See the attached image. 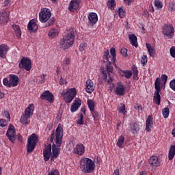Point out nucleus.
I'll use <instances>...</instances> for the list:
<instances>
[{
	"label": "nucleus",
	"instance_id": "1",
	"mask_svg": "<svg viewBox=\"0 0 175 175\" xmlns=\"http://www.w3.org/2000/svg\"><path fill=\"white\" fill-rule=\"evenodd\" d=\"M62 137H64V129L62 124L59 123L56 129L55 133L52 131L50 142L52 145V156L51 161L58 158V155L61 152V146H62Z\"/></svg>",
	"mask_w": 175,
	"mask_h": 175
},
{
	"label": "nucleus",
	"instance_id": "2",
	"mask_svg": "<svg viewBox=\"0 0 175 175\" xmlns=\"http://www.w3.org/2000/svg\"><path fill=\"white\" fill-rule=\"evenodd\" d=\"M76 38V30L73 28L70 29L67 33L64 36L63 39L59 41V47L63 50H67L75 43Z\"/></svg>",
	"mask_w": 175,
	"mask_h": 175
},
{
	"label": "nucleus",
	"instance_id": "3",
	"mask_svg": "<svg viewBox=\"0 0 175 175\" xmlns=\"http://www.w3.org/2000/svg\"><path fill=\"white\" fill-rule=\"evenodd\" d=\"M51 17V11L48 8H42L39 13V20L41 23H46V27H50L55 23V18ZM48 21V23H47Z\"/></svg>",
	"mask_w": 175,
	"mask_h": 175
},
{
	"label": "nucleus",
	"instance_id": "4",
	"mask_svg": "<svg viewBox=\"0 0 175 175\" xmlns=\"http://www.w3.org/2000/svg\"><path fill=\"white\" fill-rule=\"evenodd\" d=\"M80 169L83 173H94L95 162L88 157H83L80 160Z\"/></svg>",
	"mask_w": 175,
	"mask_h": 175
},
{
	"label": "nucleus",
	"instance_id": "5",
	"mask_svg": "<svg viewBox=\"0 0 175 175\" xmlns=\"http://www.w3.org/2000/svg\"><path fill=\"white\" fill-rule=\"evenodd\" d=\"M18 76L11 74L9 79L4 78L3 79V84L5 87L10 88V87H17L18 85Z\"/></svg>",
	"mask_w": 175,
	"mask_h": 175
},
{
	"label": "nucleus",
	"instance_id": "6",
	"mask_svg": "<svg viewBox=\"0 0 175 175\" xmlns=\"http://www.w3.org/2000/svg\"><path fill=\"white\" fill-rule=\"evenodd\" d=\"M62 95L64 96L66 103H70L76 98L77 92L76 91V88H70L62 92Z\"/></svg>",
	"mask_w": 175,
	"mask_h": 175
},
{
	"label": "nucleus",
	"instance_id": "7",
	"mask_svg": "<svg viewBox=\"0 0 175 175\" xmlns=\"http://www.w3.org/2000/svg\"><path fill=\"white\" fill-rule=\"evenodd\" d=\"M39 137L36 134H32L27 140V152L31 154L35 148L36 147V144H38V140Z\"/></svg>",
	"mask_w": 175,
	"mask_h": 175
},
{
	"label": "nucleus",
	"instance_id": "8",
	"mask_svg": "<svg viewBox=\"0 0 175 175\" xmlns=\"http://www.w3.org/2000/svg\"><path fill=\"white\" fill-rule=\"evenodd\" d=\"M19 69H24L27 72H29L32 69V63L29 57H23L18 63Z\"/></svg>",
	"mask_w": 175,
	"mask_h": 175
},
{
	"label": "nucleus",
	"instance_id": "9",
	"mask_svg": "<svg viewBox=\"0 0 175 175\" xmlns=\"http://www.w3.org/2000/svg\"><path fill=\"white\" fill-rule=\"evenodd\" d=\"M103 61L104 63L108 62V64L107 65V72L108 75H110V73H113V70L111 64L114 65V64H116V62L109 59V50L107 49L105 50L103 53Z\"/></svg>",
	"mask_w": 175,
	"mask_h": 175
},
{
	"label": "nucleus",
	"instance_id": "10",
	"mask_svg": "<svg viewBox=\"0 0 175 175\" xmlns=\"http://www.w3.org/2000/svg\"><path fill=\"white\" fill-rule=\"evenodd\" d=\"M6 136L11 143H14L16 141V129H14V126H13V124L9 125L6 133Z\"/></svg>",
	"mask_w": 175,
	"mask_h": 175
},
{
	"label": "nucleus",
	"instance_id": "11",
	"mask_svg": "<svg viewBox=\"0 0 175 175\" xmlns=\"http://www.w3.org/2000/svg\"><path fill=\"white\" fill-rule=\"evenodd\" d=\"M162 33L167 38H173L174 35V27L172 25H165L163 27Z\"/></svg>",
	"mask_w": 175,
	"mask_h": 175
},
{
	"label": "nucleus",
	"instance_id": "12",
	"mask_svg": "<svg viewBox=\"0 0 175 175\" xmlns=\"http://www.w3.org/2000/svg\"><path fill=\"white\" fill-rule=\"evenodd\" d=\"M40 98L42 100H47L50 103H53L54 102V95H53V93L50 92L49 90L44 92L41 94Z\"/></svg>",
	"mask_w": 175,
	"mask_h": 175
},
{
	"label": "nucleus",
	"instance_id": "13",
	"mask_svg": "<svg viewBox=\"0 0 175 175\" xmlns=\"http://www.w3.org/2000/svg\"><path fill=\"white\" fill-rule=\"evenodd\" d=\"M10 50V47L6 44H0V58L5 59L6 55H8V52Z\"/></svg>",
	"mask_w": 175,
	"mask_h": 175
},
{
	"label": "nucleus",
	"instance_id": "14",
	"mask_svg": "<svg viewBox=\"0 0 175 175\" xmlns=\"http://www.w3.org/2000/svg\"><path fill=\"white\" fill-rule=\"evenodd\" d=\"M126 93V91L125 90V85H124V84L121 83H118L115 90L116 95H118L119 96H124Z\"/></svg>",
	"mask_w": 175,
	"mask_h": 175
},
{
	"label": "nucleus",
	"instance_id": "15",
	"mask_svg": "<svg viewBox=\"0 0 175 175\" xmlns=\"http://www.w3.org/2000/svg\"><path fill=\"white\" fill-rule=\"evenodd\" d=\"M148 163L150 165L151 167H158L161 166V162L157 156H152L148 160Z\"/></svg>",
	"mask_w": 175,
	"mask_h": 175
},
{
	"label": "nucleus",
	"instance_id": "16",
	"mask_svg": "<svg viewBox=\"0 0 175 175\" xmlns=\"http://www.w3.org/2000/svg\"><path fill=\"white\" fill-rule=\"evenodd\" d=\"M43 155L44 161H45V162H47V161L50 159V157H51V144H49L43 150Z\"/></svg>",
	"mask_w": 175,
	"mask_h": 175
},
{
	"label": "nucleus",
	"instance_id": "17",
	"mask_svg": "<svg viewBox=\"0 0 175 175\" xmlns=\"http://www.w3.org/2000/svg\"><path fill=\"white\" fill-rule=\"evenodd\" d=\"M75 154L77 155H84L85 152V147L83 144H78L74 149Z\"/></svg>",
	"mask_w": 175,
	"mask_h": 175
},
{
	"label": "nucleus",
	"instance_id": "18",
	"mask_svg": "<svg viewBox=\"0 0 175 175\" xmlns=\"http://www.w3.org/2000/svg\"><path fill=\"white\" fill-rule=\"evenodd\" d=\"M38 24L35 19L31 20L27 25V29L30 32H36L38 31Z\"/></svg>",
	"mask_w": 175,
	"mask_h": 175
},
{
	"label": "nucleus",
	"instance_id": "19",
	"mask_svg": "<svg viewBox=\"0 0 175 175\" xmlns=\"http://www.w3.org/2000/svg\"><path fill=\"white\" fill-rule=\"evenodd\" d=\"M80 106H81V100H80V98H75L74 103H72L71 105V113H75V111H77Z\"/></svg>",
	"mask_w": 175,
	"mask_h": 175
},
{
	"label": "nucleus",
	"instance_id": "20",
	"mask_svg": "<svg viewBox=\"0 0 175 175\" xmlns=\"http://www.w3.org/2000/svg\"><path fill=\"white\" fill-rule=\"evenodd\" d=\"M89 24L95 25L98 23V14L94 12H90L88 15Z\"/></svg>",
	"mask_w": 175,
	"mask_h": 175
},
{
	"label": "nucleus",
	"instance_id": "21",
	"mask_svg": "<svg viewBox=\"0 0 175 175\" xmlns=\"http://www.w3.org/2000/svg\"><path fill=\"white\" fill-rule=\"evenodd\" d=\"M152 116L149 115L146 120V131L148 133L151 132V128H152L154 125V122L152 121Z\"/></svg>",
	"mask_w": 175,
	"mask_h": 175
},
{
	"label": "nucleus",
	"instance_id": "22",
	"mask_svg": "<svg viewBox=\"0 0 175 175\" xmlns=\"http://www.w3.org/2000/svg\"><path fill=\"white\" fill-rule=\"evenodd\" d=\"M80 6V4L79 2H77V0H72L70 2L69 6H68V10L70 12H75L77 9H79V7Z\"/></svg>",
	"mask_w": 175,
	"mask_h": 175
},
{
	"label": "nucleus",
	"instance_id": "23",
	"mask_svg": "<svg viewBox=\"0 0 175 175\" xmlns=\"http://www.w3.org/2000/svg\"><path fill=\"white\" fill-rule=\"evenodd\" d=\"M95 90V86L94 85V82L91 80H88L85 84V91L88 94H92Z\"/></svg>",
	"mask_w": 175,
	"mask_h": 175
},
{
	"label": "nucleus",
	"instance_id": "24",
	"mask_svg": "<svg viewBox=\"0 0 175 175\" xmlns=\"http://www.w3.org/2000/svg\"><path fill=\"white\" fill-rule=\"evenodd\" d=\"M0 16H1V18L3 19V23H4V24L9 23L10 12L6 11L5 10H2L0 12Z\"/></svg>",
	"mask_w": 175,
	"mask_h": 175
},
{
	"label": "nucleus",
	"instance_id": "25",
	"mask_svg": "<svg viewBox=\"0 0 175 175\" xmlns=\"http://www.w3.org/2000/svg\"><path fill=\"white\" fill-rule=\"evenodd\" d=\"M129 131L133 133V135H137L139 131H140V125L137 122L133 123L130 125Z\"/></svg>",
	"mask_w": 175,
	"mask_h": 175
},
{
	"label": "nucleus",
	"instance_id": "26",
	"mask_svg": "<svg viewBox=\"0 0 175 175\" xmlns=\"http://www.w3.org/2000/svg\"><path fill=\"white\" fill-rule=\"evenodd\" d=\"M33 114V104H30L28 107L26 108L25 111V114L23 116H25V117L30 118L31 116Z\"/></svg>",
	"mask_w": 175,
	"mask_h": 175
},
{
	"label": "nucleus",
	"instance_id": "27",
	"mask_svg": "<svg viewBox=\"0 0 175 175\" xmlns=\"http://www.w3.org/2000/svg\"><path fill=\"white\" fill-rule=\"evenodd\" d=\"M129 39L130 40L131 44L134 47H137L139 45L137 44V37L135 34H131L129 36Z\"/></svg>",
	"mask_w": 175,
	"mask_h": 175
},
{
	"label": "nucleus",
	"instance_id": "28",
	"mask_svg": "<svg viewBox=\"0 0 175 175\" xmlns=\"http://www.w3.org/2000/svg\"><path fill=\"white\" fill-rule=\"evenodd\" d=\"M58 29L55 28H51L48 32V36L50 39H54L58 36Z\"/></svg>",
	"mask_w": 175,
	"mask_h": 175
},
{
	"label": "nucleus",
	"instance_id": "29",
	"mask_svg": "<svg viewBox=\"0 0 175 175\" xmlns=\"http://www.w3.org/2000/svg\"><path fill=\"white\" fill-rule=\"evenodd\" d=\"M120 73L122 77H125L127 79H131V77H132V71H131V70H121L120 71Z\"/></svg>",
	"mask_w": 175,
	"mask_h": 175
},
{
	"label": "nucleus",
	"instance_id": "30",
	"mask_svg": "<svg viewBox=\"0 0 175 175\" xmlns=\"http://www.w3.org/2000/svg\"><path fill=\"white\" fill-rule=\"evenodd\" d=\"M146 48L148 51V54H149L150 57H152V58H154V57H155V48L154 46H151L148 43H146Z\"/></svg>",
	"mask_w": 175,
	"mask_h": 175
},
{
	"label": "nucleus",
	"instance_id": "31",
	"mask_svg": "<svg viewBox=\"0 0 175 175\" xmlns=\"http://www.w3.org/2000/svg\"><path fill=\"white\" fill-rule=\"evenodd\" d=\"M12 27L15 32L16 38H18V39H20V38H21V29H20V26L14 24L12 25Z\"/></svg>",
	"mask_w": 175,
	"mask_h": 175
},
{
	"label": "nucleus",
	"instance_id": "32",
	"mask_svg": "<svg viewBox=\"0 0 175 175\" xmlns=\"http://www.w3.org/2000/svg\"><path fill=\"white\" fill-rule=\"evenodd\" d=\"M110 53L111 55L110 56ZM109 60V61H113L116 62V49L114 47H111L110 49V51H109V56H108Z\"/></svg>",
	"mask_w": 175,
	"mask_h": 175
},
{
	"label": "nucleus",
	"instance_id": "33",
	"mask_svg": "<svg viewBox=\"0 0 175 175\" xmlns=\"http://www.w3.org/2000/svg\"><path fill=\"white\" fill-rule=\"evenodd\" d=\"M153 100L156 103V105H161V94H159V92H154Z\"/></svg>",
	"mask_w": 175,
	"mask_h": 175
},
{
	"label": "nucleus",
	"instance_id": "34",
	"mask_svg": "<svg viewBox=\"0 0 175 175\" xmlns=\"http://www.w3.org/2000/svg\"><path fill=\"white\" fill-rule=\"evenodd\" d=\"M125 137L121 135L116 143V146L119 147V148H124V143Z\"/></svg>",
	"mask_w": 175,
	"mask_h": 175
},
{
	"label": "nucleus",
	"instance_id": "35",
	"mask_svg": "<svg viewBox=\"0 0 175 175\" xmlns=\"http://www.w3.org/2000/svg\"><path fill=\"white\" fill-rule=\"evenodd\" d=\"M154 88L156 92H161V79L159 78H157L154 81Z\"/></svg>",
	"mask_w": 175,
	"mask_h": 175
},
{
	"label": "nucleus",
	"instance_id": "36",
	"mask_svg": "<svg viewBox=\"0 0 175 175\" xmlns=\"http://www.w3.org/2000/svg\"><path fill=\"white\" fill-rule=\"evenodd\" d=\"M84 116L82 113H78V119L77 120V124L78 125H83L84 124Z\"/></svg>",
	"mask_w": 175,
	"mask_h": 175
},
{
	"label": "nucleus",
	"instance_id": "37",
	"mask_svg": "<svg viewBox=\"0 0 175 175\" xmlns=\"http://www.w3.org/2000/svg\"><path fill=\"white\" fill-rule=\"evenodd\" d=\"M87 103L90 111H94L95 110V103H94V100L89 99Z\"/></svg>",
	"mask_w": 175,
	"mask_h": 175
},
{
	"label": "nucleus",
	"instance_id": "38",
	"mask_svg": "<svg viewBox=\"0 0 175 175\" xmlns=\"http://www.w3.org/2000/svg\"><path fill=\"white\" fill-rule=\"evenodd\" d=\"M29 117L25 116V115H23L21 117L20 122L22 124H25L26 125H28L29 124L30 121L29 120Z\"/></svg>",
	"mask_w": 175,
	"mask_h": 175
},
{
	"label": "nucleus",
	"instance_id": "39",
	"mask_svg": "<svg viewBox=\"0 0 175 175\" xmlns=\"http://www.w3.org/2000/svg\"><path fill=\"white\" fill-rule=\"evenodd\" d=\"M107 6L109 9L111 10H114V8L116 6V1L115 0H109L107 3Z\"/></svg>",
	"mask_w": 175,
	"mask_h": 175
},
{
	"label": "nucleus",
	"instance_id": "40",
	"mask_svg": "<svg viewBox=\"0 0 175 175\" xmlns=\"http://www.w3.org/2000/svg\"><path fill=\"white\" fill-rule=\"evenodd\" d=\"M70 64V58L69 57H66L62 62V66H64V68H67L68 65H69Z\"/></svg>",
	"mask_w": 175,
	"mask_h": 175
},
{
	"label": "nucleus",
	"instance_id": "41",
	"mask_svg": "<svg viewBox=\"0 0 175 175\" xmlns=\"http://www.w3.org/2000/svg\"><path fill=\"white\" fill-rule=\"evenodd\" d=\"M118 111L122 114H125V113H126V110H125V104L124 103L120 104V106L119 107V109H118Z\"/></svg>",
	"mask_w": 175,
	"mask_h": 175
},
{
	"label": "nucleus",
	"instance_id": "42",
	"mask_svg": "<svg viewBox=\"0 0 175 175\" xmlns=\"http://www.w3.org/2000/svg\"><path fill=\"white\" fill-rule=\"evenodd\" d=\"M169 108L165 107L162 110V114L164 117V118H167V117H169Z\"/></svg>",
	"mask_w": 175,
	"mask_h": 175
},
{
	"label": "nucleus",
	"instance_id": "43",
	"mask_svg": "<svg viewBox=\"0 0 175 175\" xmlns=\"http://www.w3.org/2000/svg\"><path fill=\"white\" fill-rule=\"evenodd\" d=\"M154 3L157 9H162V8H163V5H162V3H161L159 0H155Z\"/></svg>",
	"mask_w": 175,
	"mask_h": 175
},
{
	"label": "nucleus",
	"instance_id": "44",
	"mask_svg": "<svg viewBox=\"0 0 175 175\" xmlns=\"http://www.w3.org/2000/svg\"><path fill=\"white\" fill-rule=\"evenodd\" d=\"M147 62H148L147 56L144 55L141 59L142 65L143 66H146L147 65Z\"/></svg>",
	"mask_w": 175,
	"mask_h": 175
},
{
	"label": "nucleus",
	"instance_id": "45",
	"mask_svg": "<svg viewBox=\"0 0 175 175\" xmlns=\"http://www.w3.org/2000/svg\"><path fill=\"white\" fill-rule=\"evenodd\" d=\"M168 10L170 12H175V3L170 2Z\"/></svg>",
	"mask_w": 175,
	"mask_h": 175
},
{
	"label": "nucleus",
	"instance_id": "46",
	"mask_svg": "<svg viewBox=\"0 0 175 175\" xmlns=\"http://www.w3.org/2000/svg\"><path fill=\"white\" fill-rule=\"evenodd\" d=\"M120 53L122 57H128V49L125 48H122L120 50Z\"/></svg>",
	"mask_w": 175,
	"mask_h": 175
},
{
	"label": "nucleus",
	"instance_id": "47",
	"mask_svg": "<svg viewBox=\"0 0 175 175\" xmlns=\"http://www.w3.org/2000/svg\"><path fill=\"white\" fill-rule=\"evenodd\" d=\"M46 81V75L43 74L40 77V79L38 81V84H43Z\"/></svg>",
	"mask_w": 175,
	"mask_h": 175
},
{
	"label": "nucleus",
	"instance_id": "48",
	"mask_svg": "<svg viewBox=\"0 0 175 175\" xmlns=\"http://www.w3.org/2000/svg\"><path fill=\"white\" fill-rule=\"evenodd\" d=\"M118 13H119V17L120 18H124V17H125V14H124V9L120 8L118 10Z\"/></svg>",
	"mask_w": 175,
	"mask_h": 175
},
{
	"label": "nucleus",
	"instance_id": "49",
	"mask_svg": "<svg viewBox=\"0 0 175 175\" xmlns=\"http://www.w3.org/2000/svg\"><path fill=\"white\" fill-rule=\"evenodd\" d=\"M87 47L86 43H82L79 45V51L81 53L85 51V48Z\"/></svg>",
	"mask_w": 175,
	"mask_h": 175
},
{
	"label": "nucleus",
	"instance_id": "50",
	"mask_svg": "<svg viewBox=\"0 0 175 175\" xmlns=\"http://www.w3.org/2000/svg\"><path fill=\"white\" fill-rule=\"evenodd\" d=\"M170 88L171 90H172V91H175V79H172L170 82Z\"/></svg>",
	"mask_w": 175,
	"mask_h": 175
},
{
	"label": "nucleus",
	"instance_id": "51",
	"mask_svg": "<svg viewBox=\"0 0 175 175\" xmlns=\"http://www.w3.org/2000/svg\"><path fill=\"white\" fill-rule=\"evenodd\" d=\"M3 116L7 118L8 121H10V113H9V111H4L3 113Z\"/></svg>",
	"mask_w": 175,
	"mask_h": 175
},
{
	"label": "nucleus",
	"instance_id": "52",
	"mask_svg": "<svg viewBox=\"0 0 175 175\" xmlns=\"http://www.w3.org/2000/svg\"><path fill=\"white\" fill-rule=\"evenodd\" d=\"M170 53L171 57H172V58H175V46H172L170 48Z\"/></svg>",
	"mask_w": 175,
	"mask_h": 175
},
{
	"label": "nucleus",
	"instance_id": "53",
	"mask_svg": "<svg viewBox=\"0 0 175 175\" xmlns=\"http://www.w3.org/2000/svg\"><path fill=\"white\" fill-rule=\"evenodd\" d=\"M91 114H92V117L94 118V120H96V118H98L99 117V113L96 111H91Z\"/></svg>",
	"mask_w": 175,
	"mask_h": 175
},
{
	"label": "nucleus",
	"instance_id": "54",
	"mask_svg": "<svg viewBox=\"0 0 175 175\" xmlns=\"http://www.w3.org/2000/svg\"><path fill=\"white\" fill-rule=\"evenodd\" d=\"M124 3L125 5H127L128 6H131L132 5V3L135 2V0H123Z\"/></svg>",
	"mask_w": 175,
	"mask_h": 175
},
{
	"label": "nucleus",
	"instance_id": "55",
	"mask_svg": "<svg viewBox=\"0 0 175 175\" xmlns=\"http://www.w3.org/2000/svg\"><path fill=\"white\" fill-rule=\"evenodd\" d=\"M48 175H59V172H58L57 170H53L49 172Z\"/></svg>",
	"mask_w": 175,
	"mask_h": 175
},
{
	"label": "nucleus",
	"instance_id": "56",
	"mask_svg": "<svg viewBox=\"0 0 175 175\" xmlns=\"http://www.w3.org/2000/svg\"><path fill=\"white\" fill-rule=\"evenodd\" d=\"M6 124H8L6 120L3 119L0 120V126H1V128L6 126Z\"/></svg>",
	"mask_w": 175,
	"mask_h": 175
},
{
	"label": "nucleus",
	"instance_id": "57",
	"mask_svg": "<svg viewBox=\"0 0 175 175\" xmlns=\"http://www.w3.org/2000/svg\"><path fill=\"white\" fill-rule=\"evenodd\" d=\"M12 5V1L10 0H5L3 3V6L8 7Z\"/></svg>",
	"mask_w": 175,
	"mask_h": 175
},
{
	"label": "nucleus",
	"instance_id": "58",
	"mask_svg": "<svg viewBox=\"0 0 175 175\" xmlns=\"http://www.w3.org/2000/svg\"><path fill=\"white\" fill-rule=\"evenodd\" d=\"M132 70L133 75H134V76H137L139 75V70H137V68H133Z\"/></svg>",
	"mask_w": 175,
	"mask_h": 175
},
{
	"label": "nucleus",
	"instance_id": "59",
	"mask_svg": "<svg viewBox=\"0 0 175 175\" xmlns=\"http://www.w3.org/2000/svg\"><path fill=\"white\" fill-rule=\"evenodd\" d=\"M174 153H172V152H169V154H168V159L170 161H172L173 159V158H174Z\"/></svg>",
	"mask_w": 175,
	"mask_h": 175
},
{
	"label": "nucleus",
	"instance_id": "60",
	"mask_svg": "<svg viewBox=\"0 0 175 175\" xmlns=\"http://www.w3.org/2000/svg\"><path fill=\"white\" fill-rule=\"evenodd\" d=\"M169 152H171L172 154H175V145H172L170 146Z\"/></svg>",
	"mask_w": 175,
	"mask_h": 175
},
{
	"label": "nucleus",
	"instance_id": "61",
	"mask_svg": "<svg viewBox=\"0 0 175 175\" xmlns=\"http://www.w3.org/2000/svg\"><path fill=\"white\" fill-rule=\"evenodd\" d=\"M59 83L60 85H64V84H66L67 82H66V80H65L63 77H61Z\"/></svg>",
	"mask_w": 175,
	"mask_h": 175
},
{
	"label": "nucleus",
	"instance_id": "62",
	"mask_svg": "<svg viewBox=\"0 0 175 175\" xmlns=\"http://www.w3.org/2000/svg\"><path fill=\"white\" fill-rule=\"evenodd\" d=\"M161 79H162V80H163L164 83H166V81H167V75H163L161 76Z\"/></svg>",
	"mask_w": 175,
	"mask_h": 175
},
{
	"label": "nucleus",
	"instance_id": "63",
	"mask_svg": "<svg viewBox=\"0 0 175 175\" xmlns=\"http://www.w3.org/2000/svg\"><path fill=\"white\" fill-rule=\"evenodd\" d=\"M60 72H61V67L57 66V69H56V73H57V76L59 75Z\"/></svg>",
	"mask_w": 175,
	"mask_h": 175
},
{
	"label": "nucleus",
	"instance_id": "64",
	"mask_svg": "<svg viewBox=\"0 0 175 175\" xmlns=\"http://www.w3.org/2000/svg\"><path fill=\"white\" fill-rule=\"evenodd\" d=\"M113 175H120V170L116 169V170L114 171Z\"/></svg>",
	"mask_w": 175,
	"mask_h": 175
}]
</instances>
